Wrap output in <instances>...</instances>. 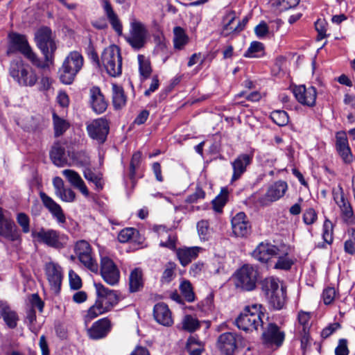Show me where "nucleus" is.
<instances>
[{
  "label": "nucleus",
  "instance_id": "nucleus-24",
  "mask_svg": "<svg viewBox=\"0 0 355 355\" xmlns=\"http://www.w3.org/2000/svg\"><path fill=\"white\" fill-rule=\"evenodd\" d=\"M89 103L92 110L97 114H101L106 110L107 103L98 87H92L90 89Z\"/></svg>",
  "mask_w": 355,
  "mask_h": 355
},
{
  "label": "nucleus",
  "instance_id": "nucleus-19",
  "mask_svg": "<svg viewBox=\"0 0 355 355\" xmlns=\"http://www.w3.org/2000/svg\"><path fill=\"white\" fill-rule=\"evenodd\" d=\"M40 197L42 204L49 210L53 218H54L58 223H65L66 217L60 205L44 192H40Z\"/></svg>",
  "mask_w": 355,
  "mask_h": 355
},
{
  "label": "nucleus",
  "instance_id": "nucleus-42",
  "mask_svg": "<svg viewBox=\"0 0 355 355\" xmlns=\"http://www.w3.org/2000/svg\"><path fill=\"white\" fill-rule=\"evenodd\" d=\"M85 178L94 184L96 189L100 191L103 187V182L102 175L100 173H95L91 169L86 168L84 171Z\"/></svg>",
  "mask_w": 355,
  "mask_h": 355
},
{
  "label": "nucleus",
  "instance_id": "nucleus-35",
  "mask_svg": "<svg viewBox=\"0 0 355 355\" xmlns=\"http://www.w3.org/2000/svg\"><path fill=\"white\" fill-rule=\"evenodd\" d=\"M144 286L143 274L139 268L131 271L129 277V289L131 293L139 291Z\"/></svg>",
  "mask_w": 355,
  "mask_h": 355
},
{
  "label": "nucleus",
  "instance_id": "nucleus-11",
  "mask_svg": "<svg viewBox=\"0 0 355 355\" xmlns=\"http://www.w3.org/2000/svg\"><path fill=\"white\" fill-rule=\"evenodd\" d=\"M74 252L80 262L88 270L97 272L98 265L94 257L90 244L85 241L80 240L74 245Z\"/></svg>",
  "mask_w": 355,
  "mask_h": 355
},
{
  "label": "nucleus",
  "instance_id": "nucleus-39",
  "mask_svg": "<svg viewBox=\"0 0 355 355\" xmlns=\"http://www.w3.org/2000/svg\"><path fill=\"white\" fill-rule=\"evenodd\" d=\"M186 349L189 355H201L204 346L201 342L191 336L187 340Z\"/></svg>",
  "mask_w": 355,
  "mask_h": 355
},
{
  "label": "nucleus",
  "instance_id": "nucleus-27",
  "mask_svg": "<svg viewBox=\"0 0 355 355\" xmlns=\"http://www.w3.org/2000/svg\"><path fill=\"white\" fill-rule=\"evenodd\" d=\"M55 189V194L61 200L67 202H72L76 199L75 192L70 188H65L64 182L60 177H55L53 180Z\"/></svg>",
  "mask_w": 355,
  "mask_h": 355
},
{
  "label": "nucleus",
  "instance_id": "nucleus-22",
  "mask_svg": "<svg viewBox=\"0 0 355 355\" xmlns=\"http://www.w3.org/2000/svg\"><path fill=\"white\" fill-rule=\"evenodd\" d=\"M279 248L269 243L261 242L252 252V257L260 262L266 263L271 257L279 254Z\"/></svg>",
  "mask_w": 355,
  "mask_h": 355
},
{
  "label": "nucleus",
  "instance_id": "nucleus-15",
  "mask_svg": "<svg viewBox=\"0 0 355 355\" xmlns=\"http://www.w3.org/2000/svg\"><path fill=\"white\" fill-rule=\"evenodd\" d=\"M101 275L103 279L110 286L116 285L120 279V270L115 263L109 257L101 259Z\"/></svg>",
  "mask_w": 355,
  "mask_h": 355
},
{
  "label": "nucleus",
  "instance_id": "nucleus-40",
  "mask_svg": "<svg viewBox=\"0 0 355 355\" xmlns=\"http://www.w3.org/2000/svg\"><path fill=\"white\" fill-rule=\"evenodd\" d=\"M263 44L257 41L252 42L248 50L244 53L246 58H259L263 55Z\"/></svg>",
  "mask_w": 355,
  "mask_h": 355
},
{
  "label": "nucleus",
  "instance_id": "nucleus-21",
  "mask_svg": "<svg viewBox=\"0 0 355 355\" xmlns=\"http://www.w3.org/2000/svg\"><path fill=\"white\" fill-rule=\"evenodd\" d=\"M112 324L110 320L104 318L96 321L87 330L88 336L93 340H98L105 338L111 331Z\"/></svg>",
  "mask_w": 355,
  "mask_h": 355
},
{
  "label": "nucleus",
  "instance_id": "nucleus-36",
  "mask_svg": "<svg viewBox=\"0 0 355 355\" xmlns=\"http://www.w3.org/2000/svg\"><path fill=\"white\" fill-rule=\"evenodd\" d=\"M112 103L115 109L122 108L126 103V96L122 87L112 84Z\"/></svg>",
  "mask_w": 355,
  "mask_h": 355
},
{
  "label": "nucleus",
  "instance_id": "nucleus-60",
  "mask_svg": "<svg viewBox=\"0 0 355 355\" xmlns=\"http://www.w3.org/2000/svg\"><path fill=\"white\" fill-rule=\"evenodd\" d=\"M333 198L335 202L338 205L343 202L347 199L345 198L344 191L341 185L334 187L332 189Z\"/></svg>",
  "mask_w": 355,
  "mask_h": 355
},
{
  "label": "nucleus",
  "instance_id": "nucleus-10",
  "mask_svg": "<svg viewBox=\"0 0 355 355\" xmlns=\"http://www.w3.org/2000/svg\"><path fill=\"white\" fill-rule=\"evenodd\" d=\"M258 271L255 267L245 264L234 274L236 288L244 291H252L257 286Z\"/></svg>",
  "mask_w": 355,
  "mask_h": 355
},
{
  "label": "nucleus",
  "instance_id": "nucleus-34",
  "mask_svg": "<svg viewBox=\"0 0 355 355\" xmlns=\"http://www.w3.org/2000/svg\"><path fill=\"white\" fill-rule=\"evenodd\" d=\"M50 157L55 165L64 166L67 163L64 147L58 142L55 143L50 151Z\"/></svg>",
  "mask_w": 355,
  "mask_h": 355
},
{
  "label": "nucleus",
  "instance_id": "nucleus-46",
  "mask_svg": "<svg viewBox=\"0 0 355 355\" xmlns=\"http://www.w3.org/2000/svg\"><path fill=\"white\" fill-rule=\"evenodd\" d=\"M270 118L279 126H284L288 123V115L284 110H275L271 112Z\"/></svg>",
  "mask_w": 355,
  "mask_h": 355
},
{
  "label": "nucleus",
  "instance_id": "nucleus-9",
  "mask_svg": "<svg viewBox=\"0 0 355 355\" xmlns=\"http://www.w3.org/2000/svg\"><path fill=\"white\" fill-rule=\"evenodd\" d=\"M32 236L38 242L56 250L65 248L69 241L66 234L53 229L44 227L40 228L39 231H33Z\"/></svg>",
  "mask_w": 355,
  "mask_h": 355
},
{
  "label": "nucleus",
  "instance_id": "nucleus-4",
  "mask_svg": "<svg viewBox=\"0 0 355 355\" xmlns=\"http://www.w3.org/2000/svg\"><path fill=\"white\" fill-rule=\"evenodd\" d=\"M261 288L274 309L283 308L286 302V288L278 279L274 277L265 278L261 282Z\"/></svg>",
  "mask_w": 355,
  "mask_h": 355
},
{
  "label": "nucleus",
  "instance_id": "nucleus-57",
  "mask_svg": "<svg viewBox=\"0 0 355 355\" xmlns=\"http://www.w3.org/2000/svg\"><path fill=\"white\" fill-rule=\"evenodd\" d=\"M327 22L323 19H318L315 23V28L318 32V40L325 38L327 35Z\"/></svg>",
  "mask_w": 355,
  "mask_h": 355
},
{
  "label": "nucleus",
  "instance_id": "nucleus-5",
  "mask_svg": "<svg viewBox=\"0 0 355 355\" xmlns=\"http://www.w3.org/2000/svg\"><path fill=\"white\" fill-rule=\"evenodd\" d=\"M35 40L37 46L44 55L43 62L47 64L48 69L53 63L54 53L57 49L51 30L47 26L41 27L35 33Z\"/></svg>",
  "mask_w": 355,
  "mask_h": 355
},
{
  "label": "nucleus",
  "instance_id": "nucleus-56",
  "mask_svg": "<svg viewBox=\"0 0 355 355\" xmlns=\"http://www.w3.org/2000/svg\"><path fill=\"white\" fill-rule=\"evenodd\" d=\"M175 275V265L169 263L163 272L161 281L162 283L168 284L172 281Z\"/></svg>",
  "mask_w": 355,
  "mask_h": 355
},
{
  "label": "nucleus",
  "instance_id": "nucleus-48",
  "mask_svg": "<svg viewBox=\"0 0 355 355\" xmlns=\"http://www.w3.org/2000/svg\"><path fill=\"white\" fill-rule=\"evenodd\" d=\"M300 0H272V4L279 8V11H284L297 6Z\"/></svg>",
  "mask_w": 355,
  "mask_h": 355
},
{
  "label": "nucleus",
  "instance_id": "nucleus-54",
  "mask_svg": "<svg viewBox=\"0 0 355 355\" xmlns=\"http://www.w3.org/2000/svg\"><path fill=\"white\" fill-rule=\"evenodd\" d=\"M303 222L307 225H311L315 223L318 219V214L314 209H306L302 216Z\"/></svg>",
  "mask_w": 355,
  "mask_h": 355
},
{
  "label": "nucleus",
  "instance_id": "nucleus-41",
  "mask_svg": "<svg viewBox=\"0 0 355 355\" xmlns=\"http://www.w3.org/2000/svg\"><path fill=\"white\" fill-rule=\"evenodd\" d=\"M137 58L140 76H142L144 79L149 78L152 72L150 61L143 55H139Z\"/></svg>",
  "mask_w": 355,
  "mask_h": 355
},
{
  "label": "nucleus",
  "instance_id": "nucleus-52",
  "mask_svg": "<svg viewBox=\"0 0 355 355\" xmlns=\"http://www.w3.org/2000/svg\"><path fill=\"white\" fill-rule=\"evenodd\" d=\"M17 222L19 225L21 227V230L24 233L27 234L30 232V218L24 213H19L17 215Z\"/></svg>",
  "mask_w": 355,
  "mask_h": 355
},
{
  "label": "nucleus",
  "instance_id": "nucleus-17",
  "mask_svg": "<svg viewBox=\"0 0 355 355\" xmlns=\"http://www.w3.org/2000/svg\"><path fill=\"white\" fill-rule=\"evenodd\" d=\"M293 94L300 103L309 107L315 105L317 92L314 87L311 86L306 87L304 85L296 86L293 89Z\"/></svg>",
  "mask_w": 355,
  "mask_h": 355
},
{
  "label": "nucleus",
  "instance_id": "nucleus-44",
  "mask_svg": "<svg viewBox=\"0 0 355 355\" xmlns=\"http://www.w3.org/2000/svg\"><path fill=\"white\" fill-rule=\"evenodd\" d=\"M180 290L182 295L188 302H192L195 300V294L189 281H183L180 285Z\"/></svg>",
  "mask_w": 355,
  "mask_h": 355
},
{
  "label": "nucleus",
  "instance_id": "nucleus-38",
  "mask_svg": "<svg viewBox=\"0 0 355 355\" xmlns=\"http://www.w3.org/2000/svg\"><path fill=\"white\" fill-rule=\"evenodd\" d=\"M52 116L55 136L60 137L69 128V123L64 119L60 117L55 112L53 113Z\"/></svg>",
  "mask_w": 355,
  "mask_h": 355
},
{
  "label": "nucleus",
  "instance_id": "nucleus-3",
  "mask_svg": "<svg viewBox=\"0 0 355 355\" xmlns=\"http://www.w3.org/2000/svg\"><path fill=\"white\" fill-rule=\"evenodd\" d=\"M261 304H252L245 307L235 320V324L239 329L246 332L257 331L259 327H263L264 313L261 310Z\"/></svg>",
  "mask_w": 355,
  "mask_h": 355
},
{
  "label": "nucleus",
  "instance_id": "nucleus-55",
  "mask_svg": "<svg viewBox=\"0 0 355 355\" xmlns=\"http://www.w3.org/2000/svg\"><path fill=\"white\" fill-rule=\"evenodd\" d=\"M69 285L71 289L78 290L82 286V280L73 270L69 271Z\"/></svg>",
  "mask_w": 355,
  "mask_h": 355
},
{
  "label": "nucleus",
  "instance_id": "nucleus-13",
  "mask_svg": "<svg viewBox=\"0 0 355 355\" xmlns=\"http://www.w3.org/2000/svg\"><path fill=\"white\" fill-rule=\"evenodd\" d=\"M261 327L263 329L261 339L264 345L277 347L282 345L285 339V333L281 331L276 324L268 323L266 327Z\"/></svg>",
  "mask_w": 355,
  "mask_h": 355
},
{
  "label": "nucleus",
  "instance_id": "nucleus-16",
  "mask_svg": "<svg viewBox=\"0 0 355 355\" xmlns=\"http://www.w3.org/2000/svg\"><path fill=\"white\" fill-rule=\"evenodd\" d=\"M252 153H243L238 155L236 158L231 162L233 170L231 182H234L241 178L246 172L247 168L252 164Z\"/></svg>",
  "mask_w": 355,
  "mask_h": 355
},
{
  "label": "nucleus",
  "instance_id": "nucleus-14",
  "mask_svg": "<svg viewBox=\"0 0 355 355\" xmlns=\"http://www.w3.org/2000/svg\"><path fill=\"white\" fill-rule=\"evenodd\" d=\"M109 130L108 122L103 118L93 120L87 125V131L89 137L100 144L105 141Z\"/></svg>",
  "mask_w": 355,
  "mask_h": 355
},
{
  "label": "nucleus",
  "instance_id": "nucleus-33",
  "mask_svg": "<svg viewBox=\"0 0 355 355\" xmlns=\"http://www.w3.org/2000/svg\"><path fill=\"white\" fill-rule=\"evenodd\" d=\"M236 19V13L234 11L228 12L224 17L223 21L226 24L223 26L221 34L225 36H229L230 35L234 33H239L242 31L241 26H237L234 25V21Z\"/></svg>",
  "mask_w": 355,
  "mask_h": 355
},
{
  "label": "nucleus",
  "instance_id": "nucleus-51",
  "mask_svg": "<svg viewBox=\"0 0 355 355\" xmlns=\"http://www.w3.org/2000/svg\"><path fill=\"white\" fill-rule=\"evenodd\" d=\"M138 234V231L132 227H127L121 231L118 234V240L120 243H127L132 239L135 234Z\"/></svg>",
  "mask_w": 355,
  "mask_h": 355
},
{
  "label": "nucleus",
  "instance_id": "nucleus-47",
  "mask_svg": "<svg viewBox=\"0 0 355 355\" xmlns=\"http://www.w3.org/2000/svg\"><path fill=\"white\" fill-rule=\"evenodd\" d=\"M298 331H309V329L311 327L310 324V319L311 315L309 313L304 312V311H300L298 313Z\"/></svg>",
  "mask_w": 355,
  "mask_h": 355
},
{
  "label": "nucleus",
  "instance_id": "nucleus-49",
  "mask_svg": "<svg viewBox=\"0 0 355 355\" xmlns=\"http://www.w3.org/2000/svg\"><path fill=\"white\" fill-rule=\"evenodd\" d=\"M277 256L278 260L275 265V268L281 270H289L293 264V261L288 257L287 253L282 254L279 252V254Z\"/></svg>",
  "mask_w": 355,
  "mask_h": 355
},
{
  "label": "nucleus",
  "instance_id": "nucleus-59",
  "mask_svg": "<svg viewBox=\"0 0 355 355\" xmlns=\"http://www.w3.org/2000/svg\"><path fill=\"white\" fill-rule=\"evenodd\" d=\"M141 159V153L139 151L133 154L130 164V177L133 179L135 174V170L139 166Z\"/></svg>",
  "mask_w": 355,
  "mask_h": 355
},
{
  "label": "nucleus",
  "instance_id": "nucleus-2",
  "mask_svg": "<svg viewBox=\"0 0 355 355\" xmlns=\"http://www.w3.org/2000/svg\"><path fill=\"white\" fill-rule=\"evenodd\" d=\"M8 37L9 44L7 50L8 54L19 52L38 69H46L47 64L43 62V60L33 51L26 36L16 33H12L9 34Z\"/></svg>",
  "mask_w": 355,
  "mask_h": 355
},
{
  "label": "nucleus",
  "instance_id": "nucleus-53",
  "mask_svg": "<svg viewBox=\"0 0 355 355\" xmlns=\"http://www.w3.org/2000/svg\"><path fill=\"white\" fill-rule=\"evenodd\" d=\"M198 233L202 240H207L209 236V223L202 220L197 223Z\"/></svg>",
  "mask_w": 355,
  "mask_h": 355
},
{
  "label": "nucleus",
  "instance_id": "nucleus-7",
  "mask_svg": "<svg viewBox=\"0 0 355 355\" xmlns=\"http://www.w3.org/2000/svg\"><path fill=\"white\" fill-rule=\"evenodd\" d=\"M9 74L21 87H33L38 80L36 72L21 60L10 62Z\"/></svg>",
  "mask_w": 355,
  "mask_h": 355
},
{
  "label": "nucleus",
  "instance_id": "nucleus-61",
  "mask_svg": "<svg viewBox=\"0 0 355 355\" xmlns=\"http://www.w3.org/2000/svg\"><path fill=\"white\" fill-rule=\"evenodd\" d=\"M254 33L257 37L260 39L263 38L269 33L268 26L265 21H261L255 26Z\"/></svg>",
  "mask_w": 355,
  "mask_h": 355
},
{
  "label": "nucleus",
  "instance_id": "nucleus-1",
  "mask_svg": "<svg viewBox=\"0 0 355 355\" xmlns=\"http://www.w3.org/2000/svg\"><path fill=\"white\" fill-rule=\"evenodd\" d=\"M97 299L85 315V322H90L101 314L110 311L119 302V297L115 291L106 288L101 283L94 284Z\"/></svg>",
  "mask_w": 355,
  "mask_h": 355
},
{
  "label": "nucleus",
  "instance_id": "nucleus-29",
  "mask_svg": "<svg viewBox=\"0 0 355 355\" xmlns=\"http://www.w3.org/2000/svg\"><path fill=\"white\" fill-rule=\"evenodd\" d=\"M62 173L72 187L78 189L85 197L89 196V190L80 175L76 171L71 169H65Z\"/></svg>",
  "mask_w": 355,
  "mask_h": 355
},
{
  "label": "nucleus",
  "instance_id": "nucleus-20",
  "mask_svg": "<svg viewBox=\"0 0 355 355\" xmlns=\"http://www.w3.org/2000/svg\"><path fill=\"white\" fill-rule=\"evenodd\" d=\"M232 228L235 236L239 237L247 236L251 231V225L247 216L243 212H239L232 219Z\"/></svg>",
  "mask_w": 355,
  "mask_h": 355
},
{
  "label": "nucleus",
  "instance_id": "nucleus-62",
  "mask_svg": "<svg viewBox=\"0 0 355 355\" xmlns=\"http://www.w3.org/2000/svg\"><path fill=\"white\" fill-rule=\"evenodd\" d=\"M349 353V351L347 347V340L344 338L340 339L338 341V344L335 349V354L348 355Z\"/></svg>",
  "mask_w": 355,
  "mask_h": 355
},
{
  "label": "nucleus",
  "instance_id": "nucleus-31",
  "mask_svg": "<svg viewBox=\"0 0 355 355\" xmlns=\"http://www.w3.org/2000/svg\"><path fill=\"white\" fill-rule=\"evenodd\" d=\"M202 250L200 247H184L177 250L176 254L182 266H186L197 258Z\"/></svg>",
  "mask_w": 355,
  "mask_h": 355
},
{
  "label": "nucleus",
  "instance_id": "nucleus-63",
  "mask_svg": "<svg viewBox=\"0 0 355 355\" xmlns=\"http://www.w3.org/2000/svg\"><path fill=\"white\" fill-rule=\"evenodd\" d=\"M205 193L204 191L200 188H197L195 192L191 195H189L186 201L189 203H194L196 202L199 199H203L205 198Z\"/></svg>",
  "mask_w": 355,
  "mask_h": 355
},
{
  "label": "nucleus",
  "instance_id": "nucleus-25",
  "mask_svg": "<svg viewBox=\"0 0 355 355\" xmlns=\"http://www.w3.org/2000/svg\"><path fill=\"white\" fill-rule=\"evenodd\" d=\"M236 335L226 332L222 334L218 338V347L225 355H232L237 347Z\"/></svg>",
  "mask_w": 355,
  "mask_h": 355
},
{
  "label": "nucleus",
  "instance_id": "nucleus-28",
  "mask_svg": "<svg viewBox=\"0 0 355 355\" xmlns=\"http://www.w3.org/2000/svg\"><path fill=\"white\" fill-rule=\"evenodd\" d=\"M153 315L155 320L163 326L170 327L173 324L171 312L164 303H158L155 305Z\"/></svg>",
  "mask_w": 355,
  "mask_h": 355
},
{
  "label": "nucleus",
  "instance_id": "nucleus-43",
  "mask_svg": "<svg viewBox=\"0 0 355 355\" xmlns=\"http://www.w3.org/2000/svg\"><path fill=\"white\" fill-rule=\"evenodd\" d=\"M347 234L349 239L344 243V251L350 255H354L355 254V229L349 227Z\"/></svg>",
  "mask_w": 355,
  "mask_h": 355
},
{
  "label": "nucleus",
  "instance_id": "nucleus-50",
  "mask_svg": "<svg viewBox=\"0 0 355 355\" xmlns=\"http://www.w3.org/2000/svg\"><path fill=\"white\" fill-rule=\"evenodd\" d=\"M334 225L329 219H325L323 224L322 238L324 242L331 244L333 241Z\"/></svg>",
  "mask_w": 355,
  "mask_h": 355
},
{
  "label": "nucleus",
  "instance_id": "nucleus-8",
  "mask_svg": "<svg viewBox=\"0 0 355 355\" xmlns=\"http://www.w3.org/2000/svg\"><path fill=\"white\" fill-rule=\"evenodd\" d=\"M101 62L107 73L112 77H118L122 73V57L116 45L105 48L101 57Z\"/></svg>",
  "mask_w": 355,
  "mask_h": 355
},
{
  "label": "nucleus",
  "instance_id": "nucleus-64",
  "mask_svg": "<svg viewBox=\"0 0 355 355\" xmlns=\"http://www.w3.org/2000/svg\"><path fill=\"white\" fill-rule=\"evenodd\" d=\"M341 219L344 223L355 229V215L353 210L341 215Z\"/></svg>",
  "mask_w": 355,
  "mask_h": 355
},
{
  "label": "nucleus",
  "instance_id": "nucleus-6",
  "mask_svg": "<svg viewBox=\"0 0 355 355\" xmlns=\"http://www.w3.org/2000/svg\"><path fill=\"white\" fill-rule=\"evenodd\" d=\"M83 64L84 58L80 53L76 51L70 52L59 70L60 81L66 85L71 84Z\"/></svg>",
  "mask_w": 355,
  "mask_h": 355
},
{
  "label": "nucleus",
  "instance_id": "nucleus-32",
  "mask_svg": "<svg viewBox=\"0 0 355 355\" xmlns=\"http://www.w3.org/2000/svg\"><path fill=\"white\" fill-rule=\"evenodd\" d=\"M0 314L6 324L11 329L17 327L18 316L5 301L0 300Z\"/></svg>",
  "mask_w": 355,
  "mask_h": 355
},
{
  "label": "nucleus",
  "instance_id": "nucleus-37",
  "mask_svg": "<svg viewBox=\"0 0 355 355\" xmlns=\"http://www.w3.org/2000/svg\"><path fill=\"white\" fill-rule=\"evenodd\" d=\"M173 44L176 49H182L189 42V37L184 30L180 26H176L173 29Z\"/></svg>",
  "mask_w": 355,
  "mask_h": 355
},
{
  "label": "nucleus",
  "instance_id": "nucleus-23",
  "mask_svg": "<svg viewBox=\"0 0 355 355\" xmlns=\"http://www.w3.org/2000/svg\"><path fill=\"white\" fill-rule=\"evenodd\" d=\"M103 12L110 23L112 28L119 35H122L123 26L117 14L114 12L110 0H100Z\"/></svg>",
  "mask_w": 355,
  "mask_h": 355
},
{
  "label": "nucleus",
  "instance_id": "nucleus-18",
  "mask_svg": "<svg viewBox=\"0 0 355 355\" xmlns=\"http://www.w3.org/2000/svg\"><path fill=\"white\" fill-rule=\"evenodd\" d=\"M45 270L51 290L55 293H58L62 280V268L58 263L49 262L46 263Z\"/></svg>",
  "mask_w": 355,
  "mask_h": 355
},
{
  "label": "nucleus",
  "instance_id": "nucleus-26",
  "mask_svg": "<svg viewBox=\"0 0 355 355\" xmlns=\"http://www.w3.org/2000/svg\"><path fill=\"white\" fill-rule=\"evenodd\" d=\"M336 147L338 153L345 162H350L352 161V155L345 132L340 131L336 133Z\"/></svg>",
  "mask_w": 355,
  "mask_h": 355
},
{
  "label": "nucleus",
  "instance_id": "nucleus-45",
  "mask_svg": "<svg viewBox=\"0 0 355 355\" xmlns=\"http://www.w3.org/2000/svg\"><path fill=\"white\" fill-rule=\"evenodd\" d=\"M182 324L183 329L189 332H193L200 327V323L198 319L191 315H185L182 320Z\"/></svg>",
  "mask_w": 355,
  "mask_h": 355
},
{
  "label": "nucleus",
  "instance_id": "nucleus-12",
  "mask_svg": "<svg viewBox=\"0 0 355 355\" xmlns=\"http://www.w3.org/2000/svg\"><path fill=\"white\" fill-rule=\"evenodd\" d=\"M147 34L144 24L133 19L130 22V35L126 37V41L133 49L138 50L144 46Z\"/></svg>",
  "mask_w": 355,
  "mask_h": 355
},
{
  "label": "nucleus",
  "instance_id": "nucleus-30",
  "mask_svg": "<svg viewBox=\"0 0 355 355\" xmlns=\"http://www.w3.org/2000/svg\"><path fill=\"white\" fill-rule=\"evenodd\" d=\"M287 189L288 184L285 181H277L269 186L265 198L269 202L277 201L284 196Z\"/></svg>",
  "mask_w": 355,
  "mask_h": 355
},
{
  "label": "nucleus",
  "instance_id": "nucleus-58",
  "mask_svg": "<svg viewBox=\"0 0 355 355\" xmlns=\"http://www.w3.org/2000/svg\"><path fill=\"white\" fill-rule=\"evenodd\" d=\"M322 296L324 303L328 305L334 301L336 296V291L333 287H327L324 289Z\"/></svg>",
  "mask_w": 355,
  "mask_h": 355
}]
</instances>
